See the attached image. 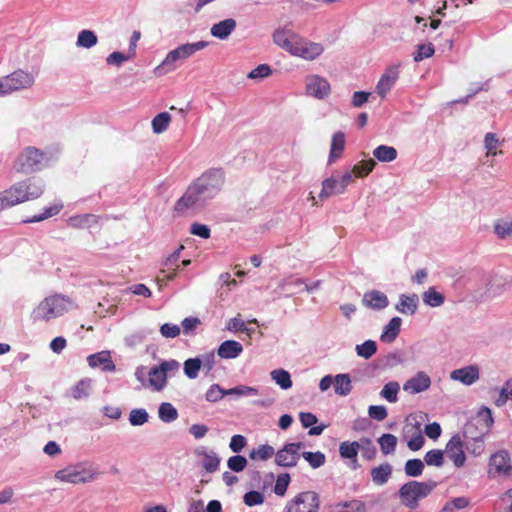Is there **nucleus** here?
<instances>
[{"instance_id":"nucleus-1","label":"nucleus","mask_w":512,"mask_h":512,"mask_svg":"<svg viewBox=\"0 0 512 512\" xmlns=\"http://www.w3.org/2000/svg\"><path fill=\"white\" fill-rule=\"evenodd\" d=\"M45 183L37 177H30L11 185L0 192V211L41 197Z\"/></svg>"},{"instance_id":"nucleus-2","label":"nucleus","mask_w":512,"mask_h":512,"mask_svg":"<svg viewBox=\"0 0 512 512\" xmlns=\"http://www.w3.org/2000/svg\"><path fill=\"white\" fill-rule=\"evenodd\" d=\"M207 46L208 42L203 40L179 45L167 53L164 60L155 67L154 74L156 76H163L175 71L179 64L183 63L192 57L196 52L203 50Z\"/></svg>"},{"instance_id":"nucleus-3","label":"nucleus","mask_w":512,"mask_h":512,"mask_svg":"<svg viewBox=\"0 0 512 512\" xmlns=\"http://www.w3.org/2000/svg\"><path fill=\"white\" fill-rule=\"evenodd\" d=\"M73 308V301L64 295L54 294L44 298L32 311L33 321H50Z\"/></svg>"},{"instance_id":"nucleus-4","label":"nucleus","mask_w":512,"mask_h":512,"mask_svg":"<svg viewBox=\"0 0 512 512\" xmlns=\"http://www.w3.org/2000/svg\"><path fill=\"white\" fill-rule=\"evenodd\" d=\"M437 486V482L433 480L418 482L409 481L399 489V497L403 505L410 509L418 507V502L427 497Z\"/></svg>"},{"instance_id":"nucleus-5","label":"nucleus","mask_w":512,"mask_h":512,"mask_svg":"<svg viewBox=\"0 0 512 512\" xmlns=\"http://www.w3.org/2000/svg\"><path fill=\"white\" fill-rule=\"evenodd\" d=\"M50 157L35 147H26L15 159L14 169L20 173H33L48 166Z\"/></svg>"},{"instance_id":"nucleus-6","label":"nucleus","mask_w":512,"mask_h":512,"mask_svg":"<svg viewBox=\"0 0 512 512\" xmlns=\"http://www.w3.org/2000/svg\"><path fill=\"white\" fill-rule=\"evenodd\" d=\"M209 201L205 193L192 181L184 194L176 201L174 210L181 215L197 213L201 211Z\"/></svg>"},{"instance_id":"nucleus-7","label":"nucleus","mask_w":512,"mask_h":512,"mask_svg":"<svg viewBox=\"0 0 512 512\" xmlns=\"http://www.w3.org/2000/svg\"><path fill=\"white\" fill-rule=\"evenodd\" d=\"M492 412L488 407H482L477 415L471 418L463 427V439H484L493 425Z\"/></svg>"},{"instance_id":"nucleus-8","label":"nucleus","mask_w":512,"mask_h":512,"mask_svg":"<svg viewBox=\"0 0 512 512\" xmlns=\"http://www.w3.org/2000/svg\"><path fill=\"white\" fill-rule=\"evenodd\" d=\"M99 472L92 466L86 468L83 463L69 465L55 473V479L61 482L79 484L94 481Z\"/></svg>"},{"instance_id":"nucleus-9","label":"nucleus","mask_w":512,"mask_h":512,"mask_svg":"<svg viewBox=\"0 0 512 512\" xmlns=\"http://www.w3.org/2000/svg\"><path fill=\"white\" fill-rule=\"evenodd\" d=\"M194 182L211 201L221 191L225 183V173L222 169L211 168L202 173Z\"/></svg>"},{"instance_id":"nucleus-10","label":"nucleus","mask_w":512,"mask_h":512,"mask_svg":"<svg viewBox=\"0 0 512 512\" xmlns=\"http://www.w3.org/2000/svg\"><path fill=\"white\" fill-rule=\"evenodd\" d=\"M319 495L314 491H303L287 502L283 512H318Z\"/></svg>"},{"instance_id":"nucleus-11","label":"nucleus","mask_w":512,"mask_h":512,"mask_svg":"<svg viewBox=\"0 0 512 512\" xmlns=\"http://www.w3.org/2000/svg\"><path fill=\"white\" fill-rule=\"evenodd\" d=\"M305 447L303 442H290L275 452V463L283 468H292L298 464L301 450Z\"/></svg>"},{"instance_id":"nucleus-12","label":"nucleus","mask_w":512,"mask_h":512,"mask_svg":"<svg viewBox=\"0 0 512 512\" xmlns=\"http://www.w3.org/2000/svg\"><path fill=\"white\" fill-rule=\"evenodd\" d=\"M512 465L507 451L500 450L490 456L488 464V475L497 478L510 475Z\"/></svg>"},{"instance_id":"nucleus-13","label":"nucleus","mask_w":512,"mask_h":512,"mask_svg":"<svg viewBox=\"0 0 512 512\" xmlns=\"http://www.w3.org/2000/svg\"><path fill=\"white\" fill-rule=\"evenodd\" d=\"M2 81L7 94H9L14 91L30 88L35 82V77L32 73L19 69L2 77Z\"/></svg>"},{"instance_id":"nucleus-14","label":"nucleus","mask_w":512,"mask_h":512,"mask_svg":"<svg viewBox=\"0 0 512 512\" xmlns=\"http://www.w3.org/2000/svg\"><path fill=\"white\" fill-rule=\"evenodd\" d=\"M431 386V378L424 371H418L403 384V390L411 395L427 391Z\"/></svg>"},{"instance_id":"nucleus-15","label":"nucleus","mask_w":512,"mask_h":512,"mask_svg":"<svg viewBox=\"0 0 512 512\" xmlns=\"http://www.w3.org/2000/svg\"><path fill=\"white\" fill-rule=\"evenodd\" d=\"M300 36L292 30L286 28H279L273 33V40L276 45L289 52L291 55L296 48Z\"/></svg>"},{"instance_id":"nucleus-16","label":"nucleus","mask_w":512,"mask_h":512,"mask_svg":"<svg viewBox=\"0 0 512 512\" xmlns=\"http://www.w3.org/2000/svg\"><path fill=\"white\" fill-rule=\"evenodd\" d=\"M463 447V440L461 436L459 434H455L450 438L445 448L447 456L458 468L462 467L466 460Z\"/></svg>"},{"instance_id":"nucleus-17","label":"nucleus","mask_w":512,"mask_h":512,"mask_svg":"<svg viewBox=\"0 0 512 512\" xmlns=\"http://www.w3.org/2000/svg\"><path fill=\"white\" fill-rule=\"evenodd\" d=\"M306 93L317 99H324L330 93L329 82L320 76L313 75L307 78Z\"/></svg>"},{"instance_id":"nucleus-18","label":"nucleus","mask_w":512,"mask_h":512,"mask_svg":"<svg viewBox=\"0 0 512 512\" xmlns=\"http://www.w3.org/2000/svg\"><path fill=\"white\" fill-rule=\"evenodd\" d=\"M323 51L324 48L320 43L310 42L300 38L292 55L311 61L319 57Z\"/></svg>"},{"instance_id":"nucleus-19","label":"nucleus","mask_w":512,"mask_h":512,"mask_svg":"<svg viewBox=\"0 0 512 512\" xmlns=\"http://www.w3.org/2000/svg\"><path fill=\"white\" fill-rule=\"evenodd\" d=\"M480 371L476 365H468L463 368L455 369L450 373V378L466 386H471L479 380Z\"/></svg>"},{"instance_id":"nucleus-20","label":"nucleus","mask_w":512,"mask_h":512,"mask_svg":"<svg viewBox=\"0 0 512 512\" xmlns=\"http://www.w3.org/2000/svg\"><path fill=\"white\" fill-rule=\"evenodd\" d=\"M399 77V70L397 66H391L386 69L384 74L376 85V92L381 98H385L387 93L395 85Z\"/></svg>"},{"instance_id":"nucleus-21","label":"nucleus","mask_w":512,"mask_h":512,"mask_svg":"<svg viewBox=\"0 0 512 512\" xmlns=\"http://www.w3.org/2000/svg\"><path fill=\"white\" fill-rule=\"evenodd\" d=\"M195 454L202 457L201 466L207 473H214L218 471L221 459L213 450H208L206 447L196 449Z\"/></svg>"},{"instance_id":"nucleus-22","label":"nucleus","mask_w":512,"mask_h":512,"mask_svg":"<svg viewBox=\"0 0 512 512\" xmlns=\"http://www.w3.org/2000/svg\"><path fill=\"white\" fill-rule=\"evenodd\" d=\"M87 362L92 368H101L104 372H113L116 369L109 351H101L87 357Z\"/></svg>"},{"instance_id":"nucleus-23","label":"nucleus","mask_w":512,"mask_h":512,"mask_svg":"<svg viewBox=\"0 0 512 512\" xmlns=\"http://www.w3.org/2000/svg\"><path fill=\"white\" fill-rule=\"evenodd\" d=\"M365 307L373 310H383L389 305L388 297L379 290L367 291L362 298Z\"/></svg>"},{"instance_id":"nucleus-24","label":"nucleus","mask_w":512,"mask_h":512,"mask_svg":"<svg viewBox=\"0 0 512 512\" xmlns=\"http://www.w3.org/2000/svg\"><path fill=\"white\" fill-rule=\"evenodd\" d=\"M419 297L417 294H401L395 309L404 315H414L417 311Z\"/></svg>"},{"instance_id":"nucleus-25","label":"nucleus","mask_w":512,"mask_h":512,"mask_svg":"<svg viewBox=\"0 0 512 512\" xmlns=\"http://www.w3.org/2000/svg\"><path fill=\"white\" fill-rule=\"evenodd\" d=\"M236 26L237 23L233 18H227L218 23H215L211 27L210 33L213 37L217 39L225 40L235 30Z\"/></svg>"},{"instance_id":"nucleus-26","label":"nucleus","mask_w":512,"mask_h":512,"mask_svg":"<svg viewBox=\"0 0 512 512\" xmlns=\"http://www.w3.org/2000/svg\"><path fill=\"white\" fill-rule=\"evenodd\" d=\"M243 352V346L235 340H226L222 342L217 350V354L222 359L237 358Z\"/></svg>"},{"instance_id":"nucleus-27","label":"nucleus","mask_w":512,"mask_h":512,"mask_svg":"<svg viewBox=\"0 0 512 512\" xmlns=\"http://www.w3.org/2000/svg\"><path fill=\"white\" fill-rule=\"evenodd\" d=\"M392 471L393 468L388 462L380 464L371 470V479L374 484L382 486L389 481L392 476Z\"/></svg>"},{"instance_id":"nucleus-28","label":"nucleus","mask_w":512,"mask_h":512,"mask_svg":"<svg viewBox=\"0 0 512 512\" xmlns=\"http://www.w3.org/2000/svg\"><path fill=\"white\" fill-rule=\"evenodd\" d=\"M359 451V441H344L339 446V454L344 459L352 460V468H358L357 454Z\"/></svg>"},{"instance_id":"nucleus-29","label":"nucleus","mask_w":512,"mask_h":512,"mask_svg":"<svg viewBox=\"0 0 512 512\" xmlns=\"http://www.w3.org/2000/svg\"><path fill=\"white\" fill-rule=\"evenodd\" d=\"M402 319L400 317H393L388 324L384 327L380 336L381 341L386 343L393 342L400 333Z\"/></svg>"},{"instance_id":"nucleus-30","label":"nucleus","mask_w":512,"mask_h":512,"mask_svg":"<svg viewBox=\"0 0 512 512\" xmlns=\"http://www.w3.org/2000/svg\"><path fill=\"white\" fill-rule=\"evenodd\" d=\"M352 381L349 374L341 373L334 377V391L337 395L345 397L352 391Z\"/></svg>"},{"instance_id":"nucleus-31","label":"nucleus","mask_w":512,"mask_h":512,"mask_svg":"<svg viewBox=\"0 0 512 512\" xmlns=\"http://www.w3.org/2000/svg\"><path fill=\"white\" fill-rule=\"evenodd\" d=\"M63 209V203L61 201H56L51 206L45 207L43 212L38 215H34L32 217L26 218L22 220L23 223H36L43 220H46L52 216L57 215Z\"/></svg>"},{"instance_id":"nucleus-32","label":"nucleus","mask_w":512,"mask_h":512,"mask_svg":"<svg viewBox=\"0 0 512 512\" xmlns=\"http://www.w3.org/2000/svg\"><path fill=\"white\" fill-rule=\"evenodd\" d=\"M345 148V135L343 132L334 133L331 141L329 163H333L335 160L340 158Z\"/></svg>"},{"instance_id":"nucleus-33","label":"nucleus","mask_w":512,"mask_h":512,"mask_svg":"<svg viewBox=\"0 0 512 512\" xmlns=\"http://www.w3.org/2000/svg\"><path fill=\"white\" fill-rule=\"evenodd\" d=\"M148 377L149 385L155 391H161L165 388L167 384V377L164 375V373L160 370L158 366H154L149 370Z\"/></svg>"},{"instance_id":"nucleus-34","label":"nucleus","mask_w":512,"mask_h":512,"mask_svg":"<svg viewBox=\"0 0 512 512\" xmlns=\"http://www.w3.org/2000/svg\"><path fill=\"white\" fill-rule=\"evenodd\" d=\"M422 300L429 307H440L445 302V296L438 292L435 287H429L423 294Z\"/></svg>"},{"instance_id":"nucleus-35","label":"nucleus","mask_w":512,"mask_h":512,"mask_svg":"<svg viewBox=\"0 0 512 512\" xmlns=\"http://www.w3.org/2000/svg\"><path fill=\"white\" fill-rule=\"evenodd\" d=\"M397 150L388 145H379L373 150V156L380 162H392L397 158Z\"/></svg>"},{"instance_id":"nucleus-36","label":"nucleus","mask_w":512,"mask_h":512,"mask_svg":"<svg viewBox=\"0 0 512 512\" xmlns=\"http://www.w3.org/2000/svg\"><path fill=\"white\" fill-rule=\"evenodd\" d=\"M339 185H340L339 180H337V179H335L333 177L326 178L322 182V190H321V192L319 194V198L321 200H324V199H327L328 197H330L332 195H337V194L344 193L345 191H339Z\"/></svg>"},{"instance_id":"nucleus-37","label":"nucleus","mask_w":512,"mask_h":512,"mask_svg":"<svg viewBox=\"0 0 512 512\" xmlns=\"http://www.w3.org/2000/svg\"><path fill=\"white\" fill-rule=\"evenodd\" d=\"M158 417L164 423H172L178 419L177 409L169 402H163L158 408Z\"/></svg>"},{"instance_id":"nucleus-38","label":"nucleus","mask_w":512,"mask_h":512,"mask_svg":"<svg viewBox=\"0 0 512 512\" xmlns=\"http://www.w3.org/2000/svg\"><path fill=\"white\" fill-rule=\"evenodd\" d=\"M183 249L184 247L180 246L163 262L164 268L161 270V272L165 274L168 280H173L176 276V269L173 268V266L179 260L180 252Z\"/></svg>"},{"instance_id":"nucleus-39","label":"nucleus","mask_w":512,"mask_h":512,"mask_svg":"<svg viewBox=\"0 0 512 512\" xmlns=\"http://www.w3.org/2000/svg\"><path fill=\"white\" fill-rule=\"evenodd\" d=\"M273 455L275 456L274 448L269 444H263L251 450L249 453V458L254 461H266L270 459Z\"/></svg>"},{"instance_id":"nucleus-40","label":"nucleus","mask_w":512,"mask_h":512,"mask_svg":"<svg viewBox=\"0 0 512 512\" xmlns=\"http://www.w3.org/2000/svg\"><path fill=\"white\" fill-rule=\"evenodd\" d=\"M97 42H98V38H97V35L95 34V32L92 30L84 29L79 32L77 41H76V45L78 47L89 49V48H92L93 46H95L97 44Z\"/></svg>"},{"instance_id":"nucleus-41","label":"nucleus","mask_w":512,"mask_h":512,"mask_svg":"<svg viewBox=\"0 0 512 512\" xmlns=\"http://www.w3.org/2000/svg\"><path fill=\"white\" fill-rule=\"evenodd\" d=\"M270 375L272 380L283 390H287L293 385L290 373L284 369H275Z\"/></svg>"},{"instance_id":"nucleus-42","label":"nucleus","mask_w":512,"mask_h":512,"mask_svg":"<svg viewBox=\"0 0 512 512\" xmlns=\"http://www.w3.org/2000/svg\"><path fill=\"white\" fill-rule=\"evenodd\" d=\"M171 121V115L168 112H161L152 119V130L156 134L167 130Z\"/></svg>"},{"instance_id":"nucleus-43","label":"nucleus","mask_w":512,"mask_h":512,"mask_svg":"<svg viewBox=\"0 0 512 512\" xmlns=\"http://www.w3.org/2000/svg\"><path fill=\"white\" fill-rule=\"evenodd\" d=\"M91 380L82 379L71 390V395L76 400L85 399L90 395Z\"/></svg>"},{"instance_id":"nucleus-44","label":"nucleus","mask_w":512,"mask_h":512,"mask_svg":"<svg viewBox=\"0 0 512 512\" xmlns=\"http://www.w3.org/2000/svg\"><path fill=\"white\" fill-rule=\"evenodd\" d=\"M400 389V385L396 381H391L384 385L380 392V396L386 399L390 403H395L398 400V392Z\"/></svg>"},{"instance_id":"nucleus-45","label":"nucleus","mask_w":512,"mask_h":512,"mask_svg":"<svg viewBox=\"0 0 512 512\" xmlns=\"http://www.w3.org/2000/svg\"><path fill=\"white\" fill-rule=\"evenodd\" d=\"M355 351L359 357L370 359L377 352V344L374 340H366L356 345Z\"/></svg>"},{"instance_id":"nucleus-46","label":"nucleus","mask_w":512,"mask_h":512,"mask_svg":"<svg viewBox=\"0 0 512 512\" xmlns=\"http://www.w3.org/2000/svg\"><path fill=\"white\" fill-rule=\"evenodd\" d=\"M378 443L382 453L388 455L395 451L397 438L393 434L385 433L378 439Z\"/></svg>"},{"instance_id":"nucleus-47","label":"nucleus","mask_w":512,"mask_h":512,"mask_svg":"<svg viewBox=\"0 0 512 512\" xmlns=\"http://www.w3.org/2000/svg\"><path fill=\"white\" fill-rule=\"evenodd\" d=\"M301 456L309 463L313 469H317L325 464L326 456L321 451L301 452Z\"/></svg>"},{"instance_id":"nucleus-48","label":"nucleus","mask_w":512,"mask_h":512,"mask_svg":"<svg viewBox=\"0 0 512 512\" xmlns=\"http://www.w3.org/2000/svg\"><path fill=\"white\" fill-rule=\"evenodd\" d=\"M359 450L361 451L362 457L366 460L374 459L377 454V449L369 438H361L359 440Z\"/></svg>"},{"instance_id":"nucleus-49","label":"nucleus","mask_w":512,"mask_h":512,"mask_svg":"<svg viewBox=\"0 0 512 512\" xmlns=\"http://www.w3.org/2000/svg\"><path fill=\"white\" fill-rule=\"evenodd\" d=\"M376 165L373 159L363 160L354 165L352 172L356 177L363 178L371 173Z\"/></svg>"},{"instance_id":"nucleus-50","label":"nucleus","mask_w":512,"mask_h":512,"mask_svg":"<svg viewBox=\"0 0 512 512\" xmlns=\"http://www.w3.org/2000/svg\"><path fill=\"white\" fill-rule=\"evenodd\" d=\"M149 414L144 408L132 409L129 414V422L132 426H142L148 422Z\"/></svg>"},{"instance_id":"nucleus-51","label":"nucleus","mask_w":512,"mask_h":512,"mask_svg":"<svg viewBox=\"0 0 512 512\" xmlns=\"http://www.w3.org/2000/svg\"><path fill=\"white\" fill-rule=\"evenodd\" d=\"M424 470V463L420 459H410L404 466L405 474L409 477H418Z\"/></svg>"},{"instance_id":"nucleus-52","label":"nucleus","mask_w":512,"mask_h":512,"mask_svg":"<svg viewBox=\"0 0 512 512\" xmlns=\"http://www.w3.org/2000/svg\"><path fill=\"white\" fill-rule=\"evenodd\" d=\"M184 374L189 379H195L197 378L199 371L201 369V363L199 362L198 358H189L187 359L183 364Z\"/></svg>"},{"instance_id":"nucleus-53","label":"nucleus","mask_w":512,"mask_h":512,"mask_svg":"<svg viewBox=\"0 0 512 512\" xmlns=\"http://www.w3.org/2000/svg\"><path fill=\"white\" fill-rule=\"evenodd\" d=\"M424 461L429 466L441 467L444 463L443 451L439 449L429 450L424 456Z\"/></svg>"},{"instance_id":"nucleus-54","label":"nucleus","mask_w":512,"mask_h":512,"mask_svg":"<svg viewBox=\"0 0 512 512\" xmlns=\"http://www.w3.org/2000/svg\"><path fill=\"white\" fill-rule=\"evenodd\" d=\"M462 440H463V446H465L467 451L474 456L481 455L485 450L484 439H477V440L462 439Z\"/></svg>"},{"instance_id":"nucleus-55","label":"nucleus","mask_w":512,"mask_h":512,"mask_svg":"<svg viewBox=\"0 0 512 512\" xmlns=\"http://www.w3.org/2000/svg\"><path fill=\"white\" fill-rule=\"evenodd\" d=\"M337 506L345 508V510H339L337 512H367L365 503L358 499H353L351 501H345V502L339 503Z\"/></svg>"},{"instance_id":"nucleus-56","label":"nucleus","mask_w":512,"mask_h":512,"mask_svg":"<svg viewBox=\"0 0 512 512\" xmlns=\"http://www.w3.org/2000/svg\"><path fill=\"white\" fill-rule=\"evenodd\" d=\"M509 399H512V378L508 379L500 389L495 405L498 407L504 406Z\"/></svg>"},{"instance_id":"nucleus-57","label":"nucleus","mask_w":512,"mask_h":512,"mask_svg":"<svg viewBox=\"0 0 512 512\" xmlns=\"http://www.w3.org/2000/svg\"><path fill=\"white\" fill-rule=\"evenodd\" d=\"M435 49L432 43L428 44H419L417 45V51L414 54V61L415 62H421L422 60L426 58H430L434 55Z\"/></svg>"},{"instance_id":"nucleus-58","label":"nucleus","mask_w":512,"mask_h":512,"mask_svg":"<svg viewBox=\"0 0 512 512\" xmlns=\"http://www.w3.org/2000/svg\"><path fill=\"white\" fill-rule=\"evenodd\" d=\"M494 232L501 239L512 236V220L498 221L494 226Z\"/></svg>"},{"instance_id":"nucleus-59","label":"nucleus","mask_w":512,"mask_h":512,"mask_svg":"<svg viewBox=\"0 0 512 512\" xmlns=\"http://www.w3.org/2000/svg\"><path fill=\"white\" fill-rule=\"evenodd\" d=\"M247 464V459L242 455H234L227 460L228 468L236 473L242 472L246 468Z\"/></svg>"},{"instance_id":"nucleus-60","label":"nucleus","mask_w":512,"mask_h":512,"mask_svg":"<svg viewBox=\"0 0 512 512\" xmlns=\"http://www.w3.org/2000/svg\"><path fill=\"white\" fill-rule=\"evenodd\" d=\"M303 286H304V280L301 279V278L286 279L281 284V287L284 290L290 292V294H295V293H299L301 291H304L303 290Z\"/></svg>"},{"instance_id":"nucleus-61","label":"nucleus","mask_w":512,"mask_h":512,"mask_svg":"<svg viewBox=\"0 0 512 512\" xmlns=\"http://www.w3.org/2000/svg\"><path fill=\"white\" fill-rule=\"evenodd\" d=\"M227 395V389H223L218 384H213L209 387L205 394V399L208 402H217Z\"/></svg>"},{"instance_id":"nucleus-62","label":"nucleus","mask_w":512,"mask_h":512,"mask_svg":"<svg viewBox=\"0 0 512 512\" xmlns=\"http://www.w3.org/2000/svg\"><path fill=\"white\" fill-rule=\"evenodd\" d=\"M290 483V475L281 473L277 476L274 486V493L278 496H284Z\"/></svg>"},{"instance_id":"nucleus-63","label":"nucleus","mask_w":512,"mask_h":512,"mask_svg":"<svg viewBox=\"0 0 512 512\" xmlns=\"http://www.w3.org/2000/svg\"><path fill=\"white\" fill-rule=\"evenodd\" d=\"M272 74V69L267 64H260L253 70H251L247 77L253 80H262Z\"/></svg>"},{"instance_id":"nucleus-64","label":"nucleus","mask_w":512,"mask_h":512,"mask_svg":"<svg viewBox=\"0 0 512 512\" xmlns=\"http://www.w3.org/2000/svg\"><path fill=\"white\" fill-rule=\"evenodd\" d=\"M158 367L164 373L166 377L173 376L180 369V363L175 359L164 360Z\"/></svg>"}]
</instances>
